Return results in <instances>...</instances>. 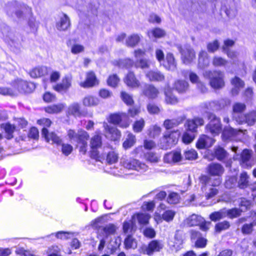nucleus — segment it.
<instances>
[{
	"label": "nucleus",
	"mask_w": 256,
	"mask_h": 256,
	"mask_svg": "<svg viewBox=\"0 0 256 256\" xmlns=\"http://www.w3.org/2000/svg\"><path fill=\"white\" fill-rule=\"evenodd\" d=\"M206 170L209 175L202 174L199 178L202 192L206 190L208 186L214 187L219 186L222 183L220 176L224 171V168L220 164L214 162L209 164Z\"/></svg>",
	"instance_id": "nucleus-1"
},
{
	"label": "nucleus",
	"mask_w": 256,
	"mask_h": 256,
	"mask_svg": "<svg viewBox=\"0 0 256 256\" xmlns=\"http://www.w3.org/2000/svg\"><path fill=\"white\" fill-rule=\"evenodd\" d=\"M67 135L72 142H76L79 152L85 154L88 150V140L89 138L88 134L83 130H78L77 132L73 130H69Z\"/></svg>",
	"instance_id": "nucleus-2"
},
{
	"label": "nucleus",
	"mask_w": 256,
	"mask_h": 256,
	"mask_svg": "<svg viewBox=\"0 0 256 256\" xmlns=\"http://www.w3.org/2000/svg\"><path fill=\"white\" fill-rule=\"evenodd\" d=\"M204 76L210 80V84L212 88L218 90L224 86V74L220 70H206L203 73Z\"/></svg>",
	"instance_id": "nucleus-3"
},
{
	"label": "nucleus",
	"mask_w": 256,
	"mask_h": 256,
	"mask_svg": "<svg viewBox=\"0 0 256 256\" xmlns=\"http://www.w3.org/2000/svg\"><path fill=\"white\" fill-rule=\"evenodd\" d=\"M207 118L209 122L205 127L206 132L214 136L218 135L222 130L220 118L212 112H208Z\"/></svg>",
	"instance_id": "nucleus-4"
},
{
	"label": "nucleus",
	"mask_w": 256,
	"mask_h": 256,
	"mask_svg": "<svg viewBox=\"0 0 256 256\" xmlns=\"http://www.w3.org/2000/svg\"><path fill=\"white\" fill-rule=\"evenodd\" d=\"M179 130L172 131L170 132H166L160 139L158 146L163 150H168L176 145L180 136Z\"/></svg>",
	"instance_id": "nucleus-5"
},
{
	"label": "nucleus",
	"mask_w": 256,
	"mask_h": 256,
	"mask_svg": "<svg viewBox=\"0 0 256 256\" xmlns=\"http://www.w3.org/2000/svg\"><path fill=\"white\" fill-rule=\"evenodd\" d=\"M164 248L162 242L159 240H151L148 244H144L140 248V252L148 256H152L154 252H160Z\"/></svg>",
	"instance_id": "nucleus-6"
},
{
	"label": "nucleus",
	"mask_w": 256,
	"mask_h": 256,
	"mask_svg": "<svg viewBox=\"0 0 256 256\" xmlns=\"http://www.w3.org/2000/svg\"><path fill=\"white\" fill-rule=\"evenodd\" d=\"M110 122L115 125H119L122 128H126L130 125L129 118L126 113L111 114L110 116Z\"/></svg>",
	"instance_id": "nucleus-7"
},
{
	"label": "nucleus",
	"mask_w": 256,
	"mask_h": 256,
	"mask_svg": "<svg viewBox=\"0 0 256 256\" xmlns=\"http://www.w3.org/2000/svg\"><path fill=\"white\" fill-rule=\"evenodd\" d=\"M121 163L124 167L129 170L145 171L147 169V166L144 164L134 158L123 160L121 161Z\"/></svg>",
	"instance_id": "nucleus-8"
},
{
	"label": "nucleus",
	"mask_w": 256,
	"mask_h": 256,
	"mask_svg": "<svg viewBox=\"0 0 256 256\" xmlns=\"http://www.w3.org/2000/svg\"><path fill=\"white\" fill-rule=\"evenodd\" d=\"M178 51L182 54V58L186 64L190 63L195 58V53L190 46H186L182 48L181 46H177Z\"/></svg>",
	"instance_id": "nucleus-9"
},
{
	"label": "nucleus",
	"mask_w": 256,
	"mask_h": 256,
	"mask_svg": "<svg viewBox=\"0 0 256 256\" xmlns=\"http://www.w3.org/2000/svg\"><path fill=\"white\" fill-rule=\"evenodd\" d=\"M204 120L202 118L194 117L192 120H188L185 124L186 130L197 134V128L198 126L204 124Z\"/></svg>",
	"instance_id": "nucleus-10"
},
{
	"label": "nucleus",
	"mask_w": 256,
	"mask_h": 256,
	"mask_svg": "<svg viewBox=\"0 0 256 256\" xmlns=\"http://www.w3.org/2000/svg\"><path fill=\"white\" fill-rule=\"evenodd\" d=\"M230 102L231 101L229 98H224L210 102L209 106L212 110L218 111L229 106Z\"/></svg>",
	"instance_id": "nucleus-11"
},
{
	"label": "nucleus",
	"mask_w": 256,
	"mask_h": 256,
	"mask_svg": "<svg viewBox=\"0 0 256 256\" xmlns=\"http://www.w3.org/2000/svg\"><path fill=\"white\" fill-rule=\"evenodd\" d=\"M8 12L10 15L12 16L13 12H14L15 14L18 18L22 17L23 10L26 8V6L24 4H19L16 2H14L10 4L9 6L8 7Z\"/></svg>",
	"instance_id": "nucleus-12"
},
{
	"label": "nucleus",
	"mask_w": 256,
	"mask_h": 256,
	"mask_svg": "<svg viewBox=\"0 0 256 256\" xmlns=\"http://www.w3.org/2000/svg\"><path fill=\"white\" fill-rule=\"evenodd\" d=\"M252 152L248 149H244L240 154V165L244 168H250L252 164Z\"/></svg>",
	"instance_id": "nucleus-13"
},
{
	"label": "nucleus",
	"mask_w": 256,
	"mask_h": 256,
	"mask_svg": "<svg viewBox=\"0 0 256 256\" xmlns=\"http://www.w3.org/2000/svg\"><path fill=\"white\" fill-rule=\"evenodd\" d=\"M215 142L212 138L206 135H202L196 142V147L198 149H203L212 146Z\"/></svg>",
	"instance_id": "nucleus-14"
},
{
	"label": "nucleus",
	"mask_w": 256,
	"mask_h": 256,
	"mask_svg": "<svg viewBox=\"0 0 256 256\" xmlns=\"http://www.w3.org/2000/svg\"><path fill=\"white\" fill-rule=\"evenodd\" d=\"M246 105L240 102H236L232 106V117L233 120L238 122L244 115L242 112L246 110Z\"/></svg>",
	"instance_id": "nucleus-15"
},
{
	"label": "nucleus",
	"mask_w": 256,
	"mask_h": 256,
	"mask_svg": "<svg viewBox=\"0 0 256 256\" xmlns=\"http://www.w3.org/2000/svg\"><path fill=\"white\" fill-rule=\"evenodd\" d=\"M18 91L20 92L30 93L36 88L34 84L22 80H18L16 84Z\"/></svg>",
	"instance_id": "nucleus-16"
},
{
	"label": "nucleus",
	"mask_w": 256,
	"mask_h": 256,
	"mask_svg": "<svg viewBox=\"0 0 256 256\" xmlns=\"http://www.w3.org/2000/svg\"><path fill=\"white\" fill-rule=\"evenodd\" d=\"M237 122L240 124H246L248 126H254L256 122V112L252 111L243 115Z\"/></svg>",
	"instance_id": "nucleus-17"
},
{
	"label": "nucleus",
	"mask_w": 256,
	"mask_h": 256,
	"mask_svg": "<svg viewBox=\"0 0 256 256\" xmlns=\"http://www.w3.org/2000/svg\"><path fill=\"white\" fill-rule=\"evenodd\" d=\"M243 130L239 129H234L230 126H226L224 128L222 131V136L224 140H228L230 139L232 136L238 135L241 134Z\"/></svg>",
	"instance_id": "nucleus-18"
},
{
	"label": "nucleus",
	"mask_w": 256,
	"mask_h": 256,
	"mask_svg": "<svg viewBox=\"0 0 256 256\" xmlns=\"http://www.w3.org/2000/svg\"><path fill=\"white\" fill-rule=\"evenodd\" d=\"M124 83L128 86L136 88L139 86L140 82L132 72H130L124 78Z\"/></svg>",
	"instance_id": "nucleus-19"
},
{
	"label": "nucleus",
	"mask_w": 256,
	"mask_h": 256,
	"mask_svg": "<svg viewBox=\"0 0 256 256\" xmlns=\"http://www.w3.org/2000/svg\"><path fill=\"white\" fill-rule=\"evenodd\" d=\"M42 134L48 142L51 140L53 142L58 144H60L62 142V140L59 136L54 132H52L51 133H49L48 129L46 128H42Z\"/></svg>",
	"instance_id": "nucleus-20"
},
{
	"label": "nucleus",
	"mask_w": 256,
	"mask_h": 256,
	"mask_svg": "<svg viewBox=\"0 0 256 256\" xmlns=\"http://www.w3.org/2000/svg\"><path fill=\"white\" fill-rule=\"evenodd\" d=\"M50 70V68L46 66H38L32 70L29 74L32 78H37L47 74Z\"/></svg>",
	"instance_id": "nucleus-21"
},
{
	"label": "nucleus",
	"mask_w": 256,
	"mask_h": 256,
	"mask_svg": "<svg viewBox=\"0 0 256 256\" xmlns=\"http://www.w3.org/2000/svg\"><path fill=\"white\" fill-rule=\"evenodd\" d=\"M204 221V218L200 216L192 214L184 220V222L188 226H199Z\"/></svg>",
	"instance_id": "nucleus-22"
},
{
	"label": "nucleus",
	"mask_w": 256,
	"mask_h": 256,
	"mask_svg": "<svg viewBox=\"0 0 256 256\" xmlns=\"http://www.w3.org/2000/svg\"><path fill=\"white\" fill-rule=\"evenodd\" d=\"M70 26V20L68 16L63 14V16L60 18L59 21L56 24V28L59 30H66Z\"/></svg>",
	"instance_id": "nucleus-23"
},
{
	"label": "nucleus",
	"mask_w": 256,
	"mask_h": 256,
	"mask_svg": "<svg viewBox=\"0 0 256 256\" xmlns=\"http://www.w3.org/2000/svg\"><path fill=\"white\" fill-rule=\"evenodd\" d=\"M231 84L234 86V88L231 90V92L232 96L237 95L240 89L244 87V83L240 78L238 76H235L231 80Z\"/></svg>",
	"instance_id": "nucleus-24"
},
{
	"label": "nucleus",
	"mask_w": 256,
	"mask_h": 256,
	"mask_svg": "<svg viewBox=\"0 0 256 256\" xmlns=\"http://www.w3.org/2000/svg\"><path fill=\"white\" fill-rule=\"evenodd\" d=\"M68 114L76 117H80L84 114L80 110V106L78 102H74L70 104L68 109Z\"/></svg>",
	"instance_id": "nucleus-25"
},
{
	"label": "nucleus",
	"mask_w": 256,
	"mask_h": 256,
	"mask_svg": "<svg viewBox=\"0 0 256 256\" xmlns=\"http://www.w3.org/2000/svg\"><path fill=\"white\" fill-rule=\"evenodd\" d=\"M144 94L148 98H156L159 93L158 90L152 84L146 86L143 90Z\"/></svg>",
	"instance_id": "nucleus-26"
},
{
	"label": "nucleus",
	"mask_w": 256,
	"mask_h": 256,
	"mask_svg": "<svg viewBox=\"0 0 256 256\" xmlns=\"http://www.w3.org/2000/svg\"><path fill=\"white\" fill-rule=\"evenodd\" d=\"M146 76L152 82H162L165 78L164 74L158 70H150Z\"/></svg>",
	"instance_id": "nucleus-27"
},
{
	"label": "nucleus",
	"mask_w": 256,
	"mask_h": 256,
	"mask_svg": "<svg viewBox=\"0 0 256 256\" xmlns=\"http://www.w3.org/2000/svg\"><path fill=\"white\" fill-rule=\"evenodd\" d=\"M98 84V80L94 72H90L87 73L86 81L80 84L84 88L92 87Z\"/></svg>",
	"instance_id": "nucleus-28"
},
{
	"label": "nucleus",
	"mask_w": 256,
	"mask_h": 256,
	"mask_svg": "<svg viewBox=\"0 0 256 256\" xmlns=\"http://www.w3.org/2000/svg\"><path fill=\"white\" fill-rule=\"evenodd\" d=\"M237 182L238 187L240 189H244L250 185V176L246 172H243L240 174Z\"/></svg>",
	"instance_id": "nucleus-29"
},
{
	"label": "nucleus",
	"mask_w": 256,
	"mask_h": 256,
	"mask_svg": "<svg viewBox=\"0 0 256 256\" xmlns=\"http://www.w3.org/2000/svg\"><path fill=\"white\" fill-rule=\"evenodd\" d=\"M166 68L171 71H174L176 68V63L173 54L171 53L167 54L166 56V62L164 64Z\"/></svg>",
	"instance_id": "nucleus-30"
},
{
	"label": "nucleus",
	"mask_w": 256,
	"mask_h": 256,
	"mask_svg": "<svg viewBox=\"0 0 256 256\" xmlns=\"http://www.w3.org/2000/svg\"><path fill=\"white\" fill-rule=\"evenodd\" d=\"M174 88L180 94L186 92L188 88V84L182 80H178L174 84Z\"/></svg>",
	"instance_id": "nucleus-31"
},
{
	"label": "nucleus",
	"mask_w": 256,
	"mask_h": 256,
	"mask_svg": "<svg viewBox=\"0 0 256 256\" xmlns=\"http://www.w3.org/2000/svg\"><path fill=\"white\" fill-rule=\"evenodd\" d=\"M121 238L120 237L114 238L112 240L108 245L110 254H114L120 248L121 244Z\"/></svg>",
	"instance_id": "nucleus-32"
},
{
	"label": "nucleus",
	"mask_w": 256,
	"mask_h": 256,
	"mask_svg": "<svg viewBox=\"0 0 256 256\" xmlns=\"http://www.w3.org/2000/svg\"><path fill=\"white\" fill-rule=\"evenodd\" d=\"M132 217L134 221L136 218L140 224L146 225L148 224L150 216L148 214L140 213L134 214Z\"/></svg>",
	"instance_id": "nucleus-33"
},
{
	"label": "nucleus",
	"mask_w": 256,
	"mask_h": 256,
	"mask_svg": "<svg viewBox=\"0 0 256 256\" xmlns=\"http://www.w3.org/2000/svg\"><path fill=\"white\" fill-rule=\"evenodd\" d=\"M140 39V37L138 34H132L127 38L126 44L128 46L134 48L138 44Z\"/></svg>",
	"instance_id": "nucleus-34"
},
{
	"label": "nucleus",
	"mask_w": 256,
	"mask_h": 256,
	"mask_svg": "<svg viewBox=\"0 0 256 256\" xmlns=\"http://www.w3.org/2000/svg\"><path fill=\"white\" fill-rule=\"evenodd\" d=\"M102 145V136L95 134L90 140V146L91 148H98Z\"/></svg>",
	"instance_id": "nucleus-35"
},
{
	"label": "nucleus",
	"mask_w": 256,
	"mask_h": 256,
	"mask_svg": "<svg viewBox=\"0 0 256 256\" xmlns=\"http://www.w3.org/2000/svg\"><path fill=\"white\" fill-rule=\"evenodd\" d=\"M182 118L166 120L164 121V126L166 130L172 129L177 126L182 122Z\"/></svg>",
	"instance_id": "nucleus-36"
},
{
	"label": "nucleus",
	"mask_w": 256,
	"mask_h": 256,
	"mask_svg": "<svg viewBox=\"0 0 256 256\" xmlns=\"http://www.w3.org/2000/svg\"><path fill=\"white\" fill-rule=\"evenodd\" d=\"M124 245L126 249H134L136 248L137 242L132 236L128 235L124 240Z\"/></svg>",
	"instance_id": "nucleus-37"
},
{
	"label": "nucleus",
	"mask_w": 256,
	"mask_h": 256,
	"mask_svg": "<svg viewBox=\"0 0 256 256\" xmlns=\"http://www.w3.org/2000/svg\"><path fill=\"white\" fill-rule=\"evenodd\" d=\"M122 228L124 234H127L128 232H132L133 230H135L136 226L134 224V220H132H132L126 221L124 222Z\"/></svg>",
	"instance_id": "nucleus-38"
},
{
	"label": "nucleus",
	"mask_w": 256,
	"mask_h": 256,
	"mask_svg": "<svg viewBox=\"0 0 256 256\" xmlns=\"http://www.w3.org/2000/svg\"><path fill=\"white\" fill-rule=\"evenodd\" d=\"M207 56V52L204 50H202L200 52L198 58V65L200 67L204 68L208 66V60Z\"/></svg>",
	"instance_id": "nucleus-39"
},
{
	"label": "nucleus",
	"mask_w": 256,
	"mask_h": 256,
	"mask_svg": "<svg viewBox=\"0 0 256 256\" xmlns=\"http://www.w3.org/2000/svg\"><path fill=\"white\" fill-rule=\"evenodd\" d=\"M225 187L226 188L230 189L238 186L237 178L236 176H227L226 178Z\"/></svg>",
	"instance_id": "nucleus-40"
},
{
	"label": "nucleus",
	"mask_w": 256,
	"mask_h": 256,
	"mask_svg": "<svg viewBox=\"0 0 256 256\" xmlns=\"http://www.w3.org/2000/svg\"><path fill=\"white\" fill-rule=\"evenodd\" d=\"M98 99L92 96H88L85 97L82 101L84 106H95L98 105Z\"/></svg>",
	"instance_id": "nucleus-41"
},
{
	"label": "nucleus",
	"mask_w": 256,
	"mask_h": 256,
	"mask_svg": "<svg viewBox=\"0 0 256 256\" xmlns=\"http://www.w3.org/2000/svg\"><path fill=\"white\" fill-rule=\"evenodd\" d=\"M6 133V138L7 139L10 140L14 138L13 133L16 130V126L10 123L2 124Z\"/></svg>",
	"instance_id": "nucleus-42"
},
{
	"label": "nucleus",
	"mask_w": 256,
	"mask_h": 256,
	"mask_svg": "<svg viewBox=\"0 0 256 256\" xmlns=\"http://www.w3.org/2000/svg\"><path fill=\"white\" fill-rule=\"evenodd\" d=\"M214 150L215 156L220 161L223 160L228 156V152L222 147H216Z\"/></svg>",
	"instance_id": "nucleus-43"
},
{
	"label": "nucleus",
	"mask_w": 256,
	"mask_h": 256,
	"mask_svg": "<svg viewBox=\"0 0 256 256\" xmlns=\"http://www.w3.org/2000/svg\"><path fill=\"white\" fill-rule=\"evenodd\" d=\"M108 133L111 134V139L116 140L119 139L121 136L120 131L114 126H107Z\"/></svg>",
	"instance_id": "nucleus-44"
},
{
	"label": "nucleus",
	"mask_w": 256,
	"mask_h": 256,
	"mask_svg": "<svg viewBox=\"0 0 256 256\" xmlns=\"http://www.w3.org/2000/svg\"><path fill=\"white\" fill-rule=\"evenodd\" d=\"M242 212V210L238 208H233L229 210L225 209L226 217L228 216L231 219L238 217L241 215Z\"/></svg>",
	"instance_id": "nucleus-45"
},
{
	"label": "nucleus",
	"mask_w": 256,
	"mask_h": 256,
	"mask_svg": "<svg viewBox=\"0 0 256 256\" xmlns=\"http://www.w3.org/2000/svg\"><path fill=\"white\" fill-rule=\"evenodd\" d=\"M225 214V209H222L219 211L212 212L210 215V218L212 221L216 222L226 218Z\"/></svg>",
	"instance_id": "nucleus-46"
},
{
	"label": "nucleus",
	"mask_w": 256,
	"mask_h": 256,
	"mask_svg": "<svg viewBox=\"0 0 256 256\" xmlns=\"http://www.w3.org/2000/svg\"><path fill=\"white\" fill-rule=\"evenodd\" d=\"M135 142V136L132 134L129 133L127 136L126 140L123 143V146L125 149H128L133 146Z\"/></svg>",
	"instance_id": "nucleus-47"
},
{
	"label": "nucleus",
	"mask_w": 256,
	"mask_h": 256,
	"mask_svg": "<svg viewBox=\"0 0 256 256\" xmlns=\"http://www.w3.org/2000/svg\"><path fill=\"white\" fill-rule=\"evenodd\" d=\"M116 226L113 224H108L105 226H103L101 229L105 235L106 238H108V236L110 234H114L116 232Z\"/></svg>",
	"instance_id": "nucleus-48"
},
{
	"label": "nucleus",
	"mask_w": 256,
	"mask_h": 256,
	"mask_svg": "<svg viewBox=\"0 0 256 256\" xmlns=\"http://www.w3.org/2000/svg\"><path fill=\"white\" fill-rule=\"evenodd\" d=\"M230 224L227 220H224L222 222L217 223L214 227L216 232L220 233L222 230H225L229 228Z\"/></svg>",
	"instance_id": "nucleus-49"
},
{
	"label": "nucleus",
	"mask_w": 256,
	"mask_h": 256,
	"mask_svg": "<svg viewBox=\"0 0 256 256\" xmlns=\"http://www.w3.org/2000/svg\"><path fill=\"white\" fill-rule=\"evenodd\" d=\"M120 98L128 106L132 105L134 103L132 96L124 91H122L120 92Z\"/></svg>",
	"instance_id": "nucleus-50"
},
{
	"label": "nucleus",
	"mask_w": 256,
	"mask_h": 256,
	"mask_svg": "<svg viewBox=\"0 0 256 256\" xmlns=\"http://www.w3.org/2000/svg\"><path fill=\"white\" fill-rule=\"evenodd\" d=\"M64 107V105L62 104H54L52 106H48L46 108V111L48 113H58L60 112Z\"/></svg>",
	"instance_id": "nucleus-51"
},
{
	"label": "nucleus",
	"mask_w": 256,
	"mask_h": 256,
	"mask_svg": "<svg viewBox=\"0 0 256 256\" xmlns=\"http://www.w3.org/2000/svg\"><path fill=\"white\" fill-rule=\"evenodd\" d=\"M196 134L195 133L186 130L182 136V142L185 144H190L193 141Z\"/></svg>",
	"instance_id": "nucleus-52"
},
{
	"label": "nucleus",
	"mask_w": 256,
	"mask_h": 256,
	"mask_svg": "<svg viewBox=\"0 0 256 256\" xmlns=\"http://www.w3.org/2000/svg\"><path fill=\"white\" fill-rule=\"evenodd\" d=\"M165 100L168 104H174L178 102V98L170 91H165Z\"/></svg>",
	"instance_id": "nucleus-53"
},
{
	"label": "nucleus",
	"mask_w": 256,
	"mask_h": 256,
	"mask_svg": "<svg viewBox=\"0 0 256 256\" xmlns=\"http://www.w3.org/2000/svg\"><path fill=\"white\" fill-rule=\"evenodd\" d=\"M2 32L6 38H8L12 42H15V40L14 38L13 34L10 31L9 26L4 25L2 28Z\"/></svg>",
	"instance_id": "nucleus-54"
},
{
	"label": "nucleus",
	"mask_w": 256,
	"mask_h": 256,
	"mask_svg": "<svg viewBox=\"0 0 256 256\" xmlns=\"http://www.w3.org/2000/svg\"><path fill=\"white\" fill-rule=\"evenodd\" d=\"M176 214V212L172 210H166L162 214V218L167 222L172 221Z\"/></svg>",
	"instance_id": "nucleus-55"
},
{
	"label": "nucleus",
	"mask_w": 256,
	"mask_h": 256,
	"mask_svg": "<svg viewBox=\"0 0 256 256\" xmlns=\"http://www.w3.org/2000/svg\"><path fill=\"white\" fill-rule=\"evenodd\" d=\"M184 156L186 160H194L197 158L198 154L195 150L190 149L186 150Z\"/></svg>",
	"instance_id": "nucleus-56"
},
{
	"label": "nucleus",
	"mask_w": 256,
	"mask_h": 256,
	"mask_svg": "<svg viewBox=\"0 0 256 256\" xmlns=\"http://www.w3.org/2000/svg\"><path fill=\"white\" fill-rule=\"evenodd\" d=\"M119 82L120 78L116 74L110 76L107 80L108 85L114 88L117 86Z\"/></svg>",
	"instance_id": "nucleus-57"
},
{
	"label": "nucleus",
	"mask_w": 256,
	"mask_h": 256,
	"mask_svg": "<svg viewBox=\"0 0 256 256\" xmlns=\"http://www.w3.org/2000/svg\"><path fill=\"white\" fill-rule=\"evenodd\" d=\"M118 64L120 68H129L133 66L134 62L129 58L120 60L118 62Z\"/></svg>",
	"instance_id": "nucleus-58"
},
{
	"label": "nucleus",
	"mask_w": 256,
	"mask_h": 256,
	"mask_svg": "<svg viewBox=\"0 0 256 256\" xmlns=\"http://www.w3.org/2000/svg\"><path fill=\"white\" fill-rule=\"evenodd\" d=\"M212 64L215 66H223L228 62L225 59L220 56H214L212 59Z\"/></svg>",
	"instance_id": "nucleus-59"
},
{
	"label": "nucleus",
	"mask_w": 256,
	"mask_h": 256,
	"mask_svg": "<svg viewBox=\"0 0 256 256\" xmlns=\"http://www.w3.org/2000/svg\"><path fill=\"white\" fill-rule=\"evenodd\" d=\"M254 226L253 222L250 224H244L241 229L242 233L244 234H250L254 230L253 227Z\"/></svg>",
	"instance_id": "nucleus-60"
},
{
	"label": "nucleus",
	"mask_w": 256,
	"mask_h": 256,
	"mask_svg": "<svg viewBox=\"0 0 256 256\" xmlns=\"http://www.w3.org/2000/svg\"><path fill=\"white\" fill-rule=\"evenodd\" d=\"M220 44L217 40L209 42L207 44V49L210 52H214L218 48Z\"/></svg>",
	"instance_id": "nucleus-61"
},
{
	"label": "nucleus",
	"mask_w": 256,
	"mask_h": 256,
	"mask_svg": "<svg viewBox=\"0 0 256 256\" xmlns=\"http://www.w3.org/2000/svg\"><path fill=\"white\" fill-rule=\"evenodd\" d=\"M152 36L156 38H161L164 36L166 34V32L159 28L153 29L151 32Z\"/></svg>",
	"instance_id": "nucleus-62"
},
{
	"label": "nucleus",
	"mask_w": 256,
	"mask_h": 256,
	"mask_svg": "<svg viewBox=\"0 0 256 256\" xmlns=\"http://www.w3.org/2000/svg\"><path fill=\"white\" fill-rule=\"evenodd\" d=\"M118 156L114 152L112 151L109 152L106 156V160L108 163L112 164L117 162Z\"/></svg>",
	"instance_id": "nucleus-63"
},
{
	"label": "nucleus",
	"mask_w": 256,
	"mask_h": 256,
	"mask_svg": "<svg viewBox=\"0 0 256 256\" xmlns=\"http://www.w3.org/2000/svg\"><path fill=\"white\" fill-rule=\"evenodd\" d=\"M73 150V147L70 144H62V152L66 156H68L71 154Z\"/></svg>",
	"instance_id": "nucleus-64"
}]
</instances>
